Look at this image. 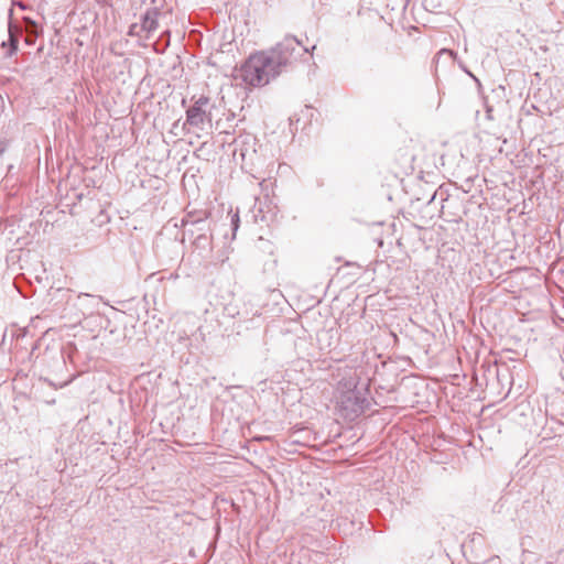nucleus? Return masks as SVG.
Instances as JSON below:
<instances>
[{
    "label": "nucleus",
    "instance_id": "nucleus-1",
    "mask_svg": "<svg viewBox=\"0 0 564 564\" xmlns=\"http://www.w3.org/2000/svg\"><path fill=\"white\" fill-rule=\"evenodd\" d=\"M241 80L250 87H261L279 75L265 51L251 54L238 69Z\"/></svg>",
    "mask_w": 564,
    "mask_h": 564
},
{
    "label": "nucleus",
    "instance_id": "nucleus-2",
    "mask_svg": "<svg viewBox=\"0 0 564 564\" xmlns=\"http://www.w3.org/2000/svg\"><path fill=\"white\" fill-rule=\"evenodd\" d=\"M303 47L294 37H285L270 51H265L273 61V66L280 74L282 68L294 62L301 55Z\"/></svg>",
    "mask_w": 564,
    "mask_h": 564
},
{
    "label": "nucleus",
    "instance_id": "nucleus-3",
    "mask_svg": "<svg viewBox=\"0 0 564 564\" xmlns=\"http://www.w3.org/2000/svg\"><path fill=\"white\" fill-rule=\"evenodd\" d=\"M338 410L345 419L355 420L361 415L369 405L365 391H347L344 394L336 395Z\"/></svg>",
    "mask_w": 564,
    "mask_h": 564
},
{
    "label": "nucleus",
    "instance_id": "nucleus-4",
    "mask_svg": "<svg viewBox=\"0 0 564 564\" xmlns=\"http://www.w3.org/2000/svg\"><path fill=\"white\" fill-rule=\"evenodd\" d=\"M414 171L412 162L405 166H400L399 162H394L391 169L382 176V185L392 186L397 182H402L405 176H409Z\"/></svg>",
    "mask_w": 564,
    "mask_h": 564
},
{
    "label": "nucleus",
    "instance_id": "nucleus-5",
    "mask_svg": "<svg viewBox=\"0 0 564 564\" xmlns=\"http://www.w3.org/2000/svg\"><path fill=\"white\" fill-rule=\"evenodd\" d=\"M359 377L356 371L349 370L337 383L336 395L344 394L347 391L355 392L359 391Z\"/></svg>",
    "mask_w": 564,
    "mask_h": 564
},
{
    "label": "nucleus",
    "instance_id": "nucleus-6",
    "mask_svg": "<svg viewBox=\"0 0 564 564\" xmlns=\"http://www.w3.org/2000/svg\"><path fill=\"white\" fill-rule=\"evenodd\" d=\"M78 305L83 310V316L87 317L95 313V311L99 307L100 297L80 293L77 296Z\"/></svg>",
    "mask_w": 564,
    "mask_h": 564
},
{
    "label": "nucleus",
    "instance_id": "nucleus-7",
    "mask_svg": "<svg viewBox=\"0 0 564 564\" xmlns=\"http://www.w3.org/2000/svg\"><path fill=\"white\" fill-rule=\"evenodd\" d=\"M142 28L147 31H152L156 28L155 12L145 13L142 22Z\"/></svg>",
    "mask_w": 564,
    "mask_h": 564
},
{
    "label": "nucleus",
    "instance_id": "nucleus-8",
    "mask_svg": "<svg viewBox=\"0 0 564 564\" xmlns=\"http://www.w3.org/2000/svg\"><path fill=\"white\" fill-rule=\"evenodd\" d=\"M241 311V315L240 317H238L239 322H248V321H252L253 317L256 316H259L260 313L258 310H253V308H248L247 305L245 304L243 305V310H240Z\"/></svg>",
    "mask_w": 564,
    "mask_h": 564
},
{
    "label": "nucleus",
    "instance_id": "nucleus-9",
    "mask_svg": "<svg viewBox=\"0 0 564 564\" xmlns=\"http://www.w3.org/2000/svg\"><path fill=\"white\" fill-rule=\"evenodd\" d=\"M187 115L191 123L197 122V119L203 120V115L199 112V109L197 108L188 110Z\"/></svg>",
    "mask_w": 564,
    "mask_h": 564
},
{
    "label": "nucleus",
    "instance_id": "nucleus-10",
    "mask_svg": "<svg viewBox=\"0 0 564 564\" xmlns=\"http://www.w3.org/2000/svg\"><path fill=\"white\" fill-rule=\"evenodd\" d=\"M196 215L197 214H192V213L186 214V216L181 219V226H186L188 223L194 224V223L202 221L203 219L196 218L195 217Z\"/></svg>",
    "mask_w": 564,
    "mask_h": 564
},
{
    "label": "nucleus",
    "instance_id": "nucleus-11",
    "mask_svg": "<svg viewBox=\"0 0 564 564\" xmlns=\"http://www.w3.org/2000/svg\"><path fill=\"white\" fill-rule=\"evenodd\" d=\"M225 311H226L227 315L232 317V318H238L241 315V311L240 310H236V307H234L231 305L227 306L225 308Z\"/></svg>",
    "mask_w": 564,
    "mask_h": 564
},
{
    "label": "nucleus",
    "instance_id": "nucleus-12",
    "mask_svg": "<svg viewBox=\"0 0 564 564\" xmlns=\"http://www.w3.org/2000/svg\"><path fill=\"white\" fill-rule=\"evenodd\" d=\"M231 225H232L234 230L236 231L239 226V214H232Z\"/></svg>",
    "mask_w": 564,
    "mask_h": 564
}]
</instances>
